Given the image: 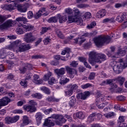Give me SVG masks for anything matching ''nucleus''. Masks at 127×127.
Instances as JSON below:
<instances>
[{
	"label": "nucleus",
	"instance_id": "58",
	"mask_svg": "<svg viewBox=\"0 0 127 127\" xmlns=\"http://www.w3.org/2000/svg\"><path fill=\"white\" fill-rule=\"evenodd\" d=\"M7 56L9 57L10 59H13L14 56V54L12 52H8L7 53Z\"/></svg>",
	"mask_w": 127,
	"mask_h": 127
},
{
	"label": "nucleus",
	"instance_id": "52",
	"mask_svg": "<svg viewBox=\"0 0 127 127\" xmlns=\"http://www.w3.org/2000/svg\"><path fill=\"white\" fill-rule=\"evenodd\" d=\"M65 12L67 14H71L73 12V10L71 8H67L65 9Z\"/></svg>",
	"mask_w": 127,
	"mask_h": 127
},
{
	"label": "nucleus",
	"instance_id": "6",
	"mask_svg": "<svg viewBox=\"0 0 127 127\" xmlns=\"http://www.w3.org/2000/svg\"><path fill=\"white\" fill-rule=\"evenodd\" d=\"M16 23V21L9 19L6 21L4 23L0 25V29L3 30L6 28H9L11 26H13Z\"/></svg>",
	"mask_w": 127,
	"mask_h": 127
},
{
	"label": "nucleus",
	"instance_id": "26",
	"mask_svg": "<svg viewBox=\"0 0 127 127\" xmlns=\"http://www.w3.org/2000/svg\"><path fill=\"white\" fill-rule=\"evenodd\" d=\"M49 14V12L47 11L45 13H43V14H42V13L40 12V11H39L34 15V17L36 19H38V18H39V17H40L41 15H44V16H47V15H48Z\"/></svg>",
	"mask_w": 127,
	"mask_h": 127
},
{
	"label": "nucleus",
	"instance_id": "63",
	"mask_svg": "<svg viewBox=\"0 0 127 127\" xmlns=\"http://www.w3.org/2000/svg\"><path fill=\"white\" fill-rule=\"evenodd\" d=\"M32 17H33V13H32V11H29L28 12V18L31 19L32 18Z\"/></svg>",
	"mask_w": 127,
	"mask_h": 127
},
{
	"label": "nucleus",
	"instance_id": "24",
	"mask_svg": "<svg viewBox=\"0 0 127 127\" xmlns=\"http://www.w3.org/2000/svg\"><path fill=\"white\" fill-rule=\"evenodd\" d=\"M22 122L23 123L20 125L21 127H23L24 126H27V125H29V119H28V117L27 116H23Z\"/></svg>",
	"mask_w": 127,
	"mask_h": 127
},
{
	"label": "nucleus",
	"instance_id": "8",
	"mask_svg": "<svg viewBox=\"0 0 127 127\" xmlns=\"http://www.w3.org/2000/svg\"><path fill=\"white\" fill-rule=\"evenodd\" d=\"M117 64L116 62H112L110 63V65H111L112 67H113L114 71L117 73H121V72L123 71V66H122V64Z\"/></svg>",
	"mask_w": 127,
	"mask_h": 127
},
{
	"label": "nucleus",
	"instance_id": "36",
	"mask_svg": "<svg viewBox=\"0 0 127 127\" xmlns=\"http://www.w3.org/2000/svg\"><path fill=\"white\" fill-rule=\"evenodd\" d=\"M17 10H18V11H20V12H26L27 8H26V7L18 5L17 7Z\"/></svg>",
	"mask_w": 127,
	"mask_h": 127
},
{
	"label": "nucleus",
	"instance_id": "19",
	"mask_svg": "<svg viewBox=\"0 0 127 127\" xmlns=\"http://www.w3.org/2000/svg\"><path fill=\"white\" fill-rule=\"evenodd\" d=\"M33 82L37 85H40V84H42V83H43V80L39 79V75L37 74H34Z\"/></svg>",
	"mask_w": 127,
	"mask_h": 127
},
{
	"label": "nucleus",
	"instance_id": "64",
	"mask_svg": "<svg viewBox=\"0 0 127 127\" xmlns=\"http://www.w3.org/2000/svg\"><path fill=\"white\" fill-rule=\"evenodd\" d=\"M25 100L19 101L17 102V106H18L19 107H21V106H22V105H23L24 104H25Z\"/></svg>",
	"mask_w": 127,
	"mask_h": 127
},
{
	"label": "nucleus",
	"instance_id": "23",
	"mask_svg": "<svg viewBox=\"0 0 127 127\" xmlns=\"http://www.w3.org/2000/svg\"><path fill=\"white\" fill-rule=\"evenodd\" d=\"M97 58L100 62H96V63L101 64L102 63V61H105V60H107V56H106L104 54H102L98 53Z\"/></svg>",
	"mask_w": 127,
	"mask_h": 127
},
{
	"label": "nucleus",
	"instance_id": "62",
	"mask_svg": "<svg viewBox=\"0 0 127 127\" xmlns=\"http://www.w3.org/2000/svg\"><path fill=\"white\" fill-rule=\"evenodd\" d=\"M29 104L31 105L30 106H33L34 107H35V106H36V105H37V103H36V102L34 101V100H30L29 101Z\"/></svg>",
	"mask_w": 127,
	"mask_h": 127
},
{
	"label": "nucleus",
	"instance_id": "39",
	"mask_svg": "<svg viewBox=\"0 0 127 127\" xmlns=\"http://www.w3.org/2000/svg\"><path fill=\"white\" fill-rule=\"evenodd\" d=\"M56 32L58 36L59 37H60V38H61L62 39L64 38V36H63V34H62V32H61V31H60V30H59L58 28L56 29Z\"/></svg>",
	"mask_w": 127,
	"mask_h": 127
},
{
	"label": "nucleus",
	"instance_id": "37",
	"mask_svg": "<svg viewBox=\"0 0 127 127\" xmlns=\"http://www.w3.org/2000/svg\"><path fill=\"white\" fill-rule=\"evenodd\" d=\"M115 113L114 112H109L108 113H106L104 114V117L106 118V119H109L110 118H113V117H115Z\"/></svg>",
	"mask_w": 127,
	"mask_h": 127
},
{
	"label": "nucleus",
	"instance_id": "27",
	"mask_svg": "<svg viewBox=\"0 0 127 127\" xmlns=\"http://www.w3.org/2000/svg\"><path fill=\"white\" fill-rule=\"evenodd\" d=\"M85 40H86V39L84 38V36H81V37H79L77 39L75 40V43H78L79 45H81L82 43L85 42Z\"/></svg>",
	"mask_w": 127,
	"mask_h": 127
},
{
	"label": "nucleus",
	"instance_id": "34",
	"mask_svg": "<svg viewBox=\"0 0 127 127\" xmlns=\"http://www.w3.org/2000/svg\"><path fill=\"white\" fill-rule=\"evenodd\" d=\"M6 56V50L2 49L0 51V58H5Z\"/></svg>",
	"mask_w": 127,
	"mask_h": 127
},
{
	"label": "nucleus",
	"instance_id": "48",
	"mask_svg": "<svg viewBox=\"0 0 127 127\" xmlns=\"http://www.w3.org/2000/svg\"><path fill=\"white\" fill-rule=\"evenodd\" d=\"M83 17H84V18H91L92 17V15H91V13H90L89 12H86L83 15Z\"/></svg>",
	"mask_w": 127,
	"mask_h": 127
},
{
	"label": "nucleus",
	"instance_id": "15",
	"mask_svg": "<svg viewBox=\"0 0 127 127\" xmlns=\"http://www.w3.org/2000/svg\"><path fill=\"white\" fill-rule=\"evenodd\" d=\"M32 69V65L30 64H23V67L20 68V71L21 73H25L28 70H31Z\"/></svg>",
	"mask_w": 127,
	"mask_h": 127
},
{
	"label": "nucleus",
	"instance_id": "51",
	"mask_svg": "<svg viewBox=\"0 0 127 127\" xmlns=\"http://www.w3.org/2000/svg\"><path fill=\"white\" fill-rule=\"evenodd\" d=\"M89 87H92V84L86 83L81 85V88H82V89H87V88H89Z\"/></svg>",
	"mask_w": 127,
	"mask_h": 127
},
{
	"label": "nucleus",
	"instance_id": "46",
	"mask_svg": "<svg viewBox=\"0 0 127 127\" xmlns=\"http://www.w3.org/2000/svg\"><path fill=\"white\" fill-rule=\"evenodd\" d=\"M95 76H96V73L91 72L88 76V79L89 80H94Z\"/></svg>",
	"mask_w": 127,
	"mask_h": 127
},
{
	"label": "nucleus",
	"instance_id": "44",
	"mask_svg": "<svg viewBox=\"0 0 127 127\" xmlns=\"http://www.w3.org/2000/svg\"><path fill=\"white\" fill-rule=\"evenodd\" d=\"M73 12L74 13L73 15H74L76 17H77V18H79V15L80 13V10L78 9H75L73 10Z\"/></svg>",
	"mask_w": 127,
	"mask_h": 127
},
{
	"label": "nucleus",
	"instance_id": "30",
	"mask_svg": "<svg viewBox=\"0 0 127 127\" xmlns=\"http://www.w3.org/2000/svg\"><path fill=\"white\" fill-rule=\"evenodd\" d=\"M15 21H17L18 22H19V21H22L24 24H26V22H28V21H27V19L23 16L17 17L16 18Z\"/></svg>",
	"mask_w": 127,
	"mask_h": 127
},
{
	"label": "nucleus",
	"instance_id": "40",
	"mask_svg": "<svg viewBox=\"0 0 127 127\" xmlns=\"http://www.w3.org/2000/svg\"><path fill=\"white\" fill-rule=\"evenodd\" d=\"M32 97L40 100V99L42 98V95L40 93H35L34 94H32Z\"/></svg>",
	"mask_w": 127,
	"mask_h": 127
},
{
	"label": "nucleus",
	"instance_id": "25",
	"mask_svg": "<svg viewBox=\"0 0 127 127\" xmlns=\"http://www.w3.org/2000/svg\"><path fill=\"white\" fill-rule=\"evenodd\" d=\"M106 10L102 9L97 12L96 17L97 18H102V17H104L106 15Z\"/></svg>",
	"mask_w": 127,
	"mask_h": 127
},
{
	"label": "nucleus",
	"instance_id": "57",
	"mask_svg": "<svg viewBox=\"0 0 127 127\" xmlns=\"http://www.w3.org/2000/svg\"><path fill=\"white\" fill-rule=\"evenodd\" d=\"M70 65L71 67H77L78 66V62L76 61H72L70 64Z\"/></svg>",
	"mask_w": 127,
	"mask_h": 127
},
{
	"label": "nucleus",
	"instance_id": "5",
	"mask_svg": "<svg viewBox=\"0 0 127 127\" xmlns=\"http://www.w3.org/2000/svg\"><path fill=\"white\" fill-rule=\"evenodd\" d=\"M52 118L55 120H59V121H55V124L57 126H60V127L62 126V124H63V123H65V122H66V120H65L64 117L61 115L53 114L52 115Z\"/></svg>",
	"mask_w": 127,
	"mask_h": 127
},
{
	"label": "nucleus",
	"instance_id": "18",
	"mask_svg": "<svg viewBox=\"0 0 127 127\" xmlns=\"http://www.w3.org/2000/svg\"><path fill=\"white\" fill-rule=\"evenodd\" d=\"M52 117H49V119H46L45 121V122L43 124V126L44 127H54L55 125L54 124V123L52 122V121L49 119H51Z\"/></svg>",
	"mask_w": 127,
	"mask_h": 127
},
{
	"label": "nucleus",
	"instance_id": "50",
	"mask_svg": "<svg viewBox=\"0 0 127 127\" xmlns=\"http://www.w3.org/2000/svg\"><path fill=\"white\" fill-rule=\"evenodd\" d=\"M78 88V85L77 84L71 85L70 90L73 92V91H75V90H77Z\"/></svg>",
	"mask_w": 127,
	"mask_h": 127
},
{
	"label": "nucleus",
	"instance_id": "55",
	"mask_svg": "<svg viewBox=\"0 0 127 127\" xmlns=\"http://www.w3.org/2000/svg\"><path fill=\"white\" fill-rule=\"evenodd\" d=\"M16 32L17 33V34H23V30H22V29H20V28H17L16 30Z\"/></svg>",
	"mask_w": 127,
	"mask_h": 127
},
{
	"label": "nucleus",
	"instance_id": "3",
	"mask_svg": "<svg viewBox=\"0 0 127 127\" xmlns=\"http://www.w3.org/2000/svg\"><path fill=\"white\" fill-rule=\"evenodd\" d=\"M98 53L95 51H91L89 53L88 61L92 65L97 63V62H100V61L98 59Z\"/></svg>",
	"mask_w": 127,
	"mask_h": 127
},
{
	"label": "nucleus",
	"instance_id": "49",
	"mask_svg": "<svg viewBox=\"0 0 127 127\" xmlns=\"http://www.w3.org/2000/svg\"><path fill=\"white\" fill-rule=\"evenodd\" d=\"M96 22L94 21L92 22L90 25H88L87 26V28H88L89 29H91V28H93V27H95V26H96Z\"/></svg>",
	"mask_w": 127,
	"mask_h": 127
},
{
	"label": "nucleus",
	"instance_id": "59",
	"mask_svg": "<svg viewBox=\"0 0 127 127\" xmlns=\"http://www.w3.org/2000/svg\"><path fill=\"white\" fill-rule=\"evenodd\" d=\"M50 41H51V39H50V38H49V37H47V38H45V39L44 40V44L47 45V44L49 43V42H50Z\"/></svg>",
	"mask_w": 127,
	"mask_h": 127
},
{
	"label": "nucleus",
	"instance_id": "28",
	"mask_svg": "<svg viewBox=\"0 0 127 127\" xmlns=\"http://www.w3.org/2000/svg\"><path fill=\"white\" fill-rule=\"evenodd\" d=\"M75 104H76V98H75V96H72L70 98L69 105L70 107H74L75 106Z\"/></svg>",
	"mask_w": 127,
	"mask_h": 127
},
{
	"label": "nucleus",
	"instance_id": "10",
	"mask_svg": "<svg viewBox=\"0 0 127 127\" xmlns=\"http://www.w3.org/2000/svg\"><path fill=\"white\" fill-rule=\"evenodd\" d=\"M19 120V116H15L13 117H7L5 119L6 124L9 125V124H13L16 123Z\"/></svg>",
	"mask_w": 127,
	"mask_h": 127
},
{
	"label": "nucleus",
	"instance_id": "38",
	"mask_svg": "<svg viewBox=\"0 0 127 127\" xmlns=\"http://www.w3.org/2000/svg\"><path fill=\"white\" fill-rule=\"evenodd\" d=\"M76 118H78V119H80V120H83L85 118V116L83 114V112H79L76 114Z\"/></svg>",
	"mask_w": 127,
	"mask_h": 127
},
{
	"label": "nucleus",
	"instance_id": "33",
	"mask_svg": "<svg viewBox=\"0 0 127 127\" xmlns=\"http://www.w3.org/2000/svg\"><path fill=\"white\" fill-rule=\"evenodd\" d=\"M46 100L48 101V102H58L60 101V99L55 98L54 97H52L51 96L48 97L47 99Z\"/></svg>",
	"mask_w": 127,
	"mask_h": 127
},
{
	"label": "nucleus",
	"instance_id": "1",
	"mask_svg": "<svg viewBox=\"0 0 127 127\" xmlns=\"http://www.w3.org/2000/svg\"><path fill=\"white\" fill-rule=\"evenodd\" d=\"M112 38L109 36H99L94 39V43L97 47H102L104 46L105 43V44H109Z\"/></svg>",
	"mask_w": 127,
	"mask_h": 127
},
{
	"label": "nucleus",
	"instance_id": "60",
	"mask_svg": "<svg viewBox=\"0 0 127 127\" xmlns=\"http://www.w3.org/2000/svg\"><path fill=\"white\" fill-rule=\"evenodd\" d=\"M117 99L118 101H124L126 99V97L123 95H120L117 96Z\"/></svg>",
	"mask_w": 127,
	"mask_h": 127
},
{
	"label": "nucleus",
	"instance_id": "2",
	"mask_svg": "<svg viewBox=\"0 0 127 127\" xmlns=\"http://www.w3.org/2000/svg\"><path fill=\"white\" fill-rule=\"evenodd\" d=\"M20 40H16L14 42L11 43L7 47L9 50H13L14 52H20V49L19 48V45L20 44Z\"/></svg>",
	"mask_w": 127,
	"mask_h": 127
},
{
	"label": "nucleus",
	"instance_id": "17",
	"mask_svg": "<svg viewBox=\"0 0 127 127\" xmlns=\"http://www.w3.org/2000/svg\"><path fill=\"white\" fill-rule=\"evenodd\" d=\"M18 26H19V27L22 26V27H23V28H25V29H26L27 31H30V30H32V29H33V28L34 27L30 24H27L26 25H24L23 24H18Z\"/></svg>",
	"mask_w": 127,
	"mask_h": 127
},
{
	"label": "nucleus",
	"instance_id": "29",
	"mask_svg": "<svg viewBox=\"0 0 127 127\" xmlns=\"http://www.w3.org/2000/svg\"><path fill=\"white\" fill-rule=\"evenodd\" d=\"M126 13H123L121 15V16H118L117 17L116 20L118 21V22L122 23L125 19H126Z\"/></svg>",
	"mask_w": 127,
	"mask_h": 127
},
{
	"label": "nucleus",
	"instance_id": "16",
	"mask_svg": "<svg viewBox=\"0 0 127 127\" xmlns=\"http://www.w3.org/2000/svg\"><path fill=\"white\" fill-rule=\"evenodd\" d=\"M109 98V96H106L101 93H99L97 95V99H96V105H98V102H100L101 101V102H104L106 99H108Z\"/></svg>",
	"mask_w": 127,
	"mask_h": 127
},
{
	"label": "nucleus",
	"instance_id": "13",
	"mask_svg": "<svg viewBox=\"0 0 127 127\" xmlns=\"http://www.w3.org/2000/svg\"><path fill=\"white\" fill-rule=\"evenodd\" d=\"M10 102V99L6 97L0 99V109H1V107L6 106L8 104V103Z\"/></svg>",
	"mask_w": 127,
	"mask_h": 127
},
{
	"label": "nucleus",
	"instance_id": "35",
	"mask_svg": "<svg viewBox=\"0 0 127 127\" xmlns=\"http://www.w3.org/2000/svg\"><path fill=\"white\" fill-rule=\"evenodd\" d=\"M114 20H115V18H107L103 19V23H112L114 22Z\"/></svg>",
	"mask_w": 127,
	"mask_h": 127
},
{
	"label": "nucleus",
	"instance_id": "54",
	"mask_svg": "<svg viewBox=\"0 0 127 127\" xmlns=\"http://www.w3.org/2000/svg\"><path fill=\"white\" fill-rule=\"evenodd\" d=\"M124 122H125V117L124 116L119 117L118 124H120V123H123Z\"/></svg>",
	"mask_w": 127,
	"mask_h": 127
},
{
	"label": "nucleus",
	"instance_id": "32",
	"mask_svg": "<svg viewBox=\"0 0 127 127\" xmlns=\"http://www.w3.org/2000/svg\"><path fill=\"white\" fill-rule=\"evenodd\" d=\"M40 89L41 91H43L44 93H45V94H47L48 95H50V93H51L50 89L45 86L41 87Z\"/></svg>",
	"mask_w": 127,
	"mask_h": 127
},
{
	"label": "nucleus",
	"instance_id": "9",
	"mask_svg": "<svg viewBox=\"0 0 127 127\" xmlns=\"http://www.w3.org/2000/svg\"><path fill=\"white\" fill-rule=\"evenodd\" d=\"M65 69L66 70V72L70 78H74L75 75H77L78 72L77 70L73 68L72 67H70L69 66H65Z\"/></svg>",
	"mask_w": 127,
	"mask_h": 127
},
{
	"label": "nucleus",
	"instance_id": "20",
	"mask_svg": "<svg viewBox=\"0 0 127 127\" xmlns=\"http://www.w3.org/2000/svg\"><path fill=\"white\" fill-rule=\"evenodd\" d=\"M23 109L25 111H26L27 112H30L31 113H33V112H35V111H36V108H35V106L31 105H24L23 106Z\"/></svg>",
	"mask_w": 127,
	"mask_h": 127
},
{
	"label": "nucleus",
	"instance_id": "43",
	"mask_svg": "<svg viewBox=\"0 0 127 127\" xmlns=\"http://www.w3.org/2000/svg\"><path fill=\"white\" fill-rule=\"evenodd\" d=\"M58 19L56 17H52L49 20H48V22L50 23H52L53 22H56L57 21Z\"/></svg>",
	"mask_w": 127,
	"mask_h": 127
},
{
	"label": "nucleus",
	"instance_id": "53",
	"mask_svg": "<svg viewBox=\"0 0 127 127\" xmlns=\"http://www.w3.org/2000/svg\"><path fill=\"white\" fill-rule=\"evenodd\" d=\"M20 85L21 86H24V87H26L27 86V81L25 80V79H23L20 82Z\"/></svg>",
	"mask_w": 127,
	"mask_h": 127
},
{
	"label": "nucleus",
	"instance_id": "31",
	"mask_svg": "<svg viewBox=\"0 0 127 127\" xmlns=\"http://www.w3.org/2000/svg\"><path fill=\"white\" fill-rule=\"evenodd\" d=\"M116 81H118L119 82L120 86H123L124 83H125V78L122 76H119L116 78Z\"/></svg>",
	"mask_w": 127,
	"mask_h": 127
},
{
	"label": "nucleus",
	"instance_id": "42",
	"mask_svg": "<svg viewBox=\"0 0 127 127\" xmlns=\"http://www.w3.org/2000/svg\"><path fill=\"white\" fill-rule=\"evenodd\" d=\"M67 21V17L65 16H63L60 17V23H63V22H65V21Z\"/></svg>",
	"mask_w": 127,
	"mask_h": 127
},
{
	"label": "nucleus",
	"instance_id": "41",
	"mask_svg": "<svg viewBox=\"0 0 127 127\" xmlns=\"http://www.w3.org/2000/svg\"><path fill=\"white\" fill-rule=\"evenodd\" d=\"M64 79H62V78H61V81H60V84H61V85H65V84H66V83H68V82H69V79L66 78V77H64Z\"/></svg>",
	"mask_w": 127,
	"mask_h": 127
},
{
	"label": "nucleus",
	"instance_id": "14",
	"mask_svg": "<svg viewBox=\"0 0 127 127\" xmlns=\"http://www.w3.org/2000/svg\"><path fill=\"white\" fill-rule=\"evenodd\" d=\"M55 73L57 75L58 78H60L62 76H63L65 74V68L62 67L60 69L56 68L54 70Z\"/></svg>",
	"mask_w": 127,
	"mask_h": 127
},
{
	"label": "nucleus",
	"instance_id": "11",
	"mask_svg": "<svg viewBox=\"0 0 127 127\" xmlns=\"http://www.w3.org/2000/svg\"><path fill=\"white\" fill-rule=\"evenodd\" d=\"M35 39V37L32 35L31 33H27L24 35V40L27 43H30V42L34 41Z\"/></svg>",
	"mask_w": 127,
	"mask_h": 127
},
{
	"label": "nucleus",
	"instance_id": "4",
	"mask_svg": "<svg viewBox=\"0 0 127 127\" xmlns=\"http://www.w3.org/2000/svg\"><path fill=\"white\" fill-rule=\"evenodd\" d=\"M52 76V72L49 71L44 76V81H48L49 85H53V84L57 83V79Z\"/></svg>",
	"mask_w": 127,
	"mask_h": 127
},
{
	"label": "nucleus",
	"instance_id": "47",
	"mask_svg": "<svg viewBox=\"0 0 127 127\" xmlns=\"http://www.w3.org/2000/svg\"><path fill=\"white\" fill-rule=\"evenodd\" d=\"M50 29V28L49 27H44L42 28V31L41 32V34H44V33L47 32L48 30Z\"/></svg>",
	"mask_w": 127,
	"mask_h": 127
},
{
	"label": "nucleus",
	"instance_id": "12",
	"mask_svg": "<svg viewBox=\"0 0 127 127\" xmlns=\"http://www.w3.org/2000/svg\"><path fill=\"white\" fill-rule=\"evenodd\" d=\"M21 43L19 45L20 48V52H24V51H26V50H29L31 47L29 45V44H26L24 43H22V42L20 40Z\"/></svg>",
	"mask_w": 127,
	"mask_h": 127
},
{
	"label": "nucleus",
	"instance_id": "56",
	"mask_svg": "<svg viewBox=\"0 0 127 127\" xmlns=\"http://www.w3.org/2000/svg\"><path fill=\"white\" fill-rule=\"evenodd\" d=\"M65 94V96H68V97H70L72 94H73V91H72L70 89L67 91H65L64 92Z\"/></svg>",
	"mask_w": 127,
	"mask_h": 127
},
{
	"label": "nucleus",
	"instance_id": "21",
	"mask_svg": "<svg viewBox=\"0 0 127 127\" xmlns=\"http://www.w3.org/2000/svg\"><path fill=\"white\" fill-rule=\"evenodd\" d=\"M90 96V92L89 91H86L83 93H80L78 94V98L81 100H86L87 97Z\"/></svg>",
	"mask_w": 127,
	"mask_h": 127
},
{
	"label": "nucleus",
	"instance_id": "22",
	"mask_svg": "<svg viewBox=\"0 0 127 127\" xmlns=\"http://www.w3.org/2000/svg\"><path fill=\"white\" fill-rule=\"evenodd\" d=\"M36 121L38 126H39L41 124V120H42L43 116L42 114L40 112L36 113L35 115Z\"/></svg>",
	"mask_w": 127,
	"mask_h": 127
},
{
	"label": "nucleus",
	"instance_id": "45",
	"mask_svg": "<svg viewBox=\"0 0 127 127\" xmlns=\"http://www.w3.org/2000/svg\"><path fill=\"white\" fill-rule=\"evenodd\" d=\"M108 104H109V103H108V102H106L103 103L100 105H98L97 107L99 109H103V108H104L105 107V106H107V105H108Z\"/></svg>",
	"mask_w": 127,
	"mask_h": 127
},
{
	"label": "nucleus",
	"instance_id": "7",
	"mask_svg": "<svg viewBox=\"0 0 127 127\" xmlns=\"http://www.w3.org/2000/svg\"><path fill=\"white\" fill-rule=\"evenodd\" d=\"M68 23H72V22H76L77 24H82L83 23V19L81 18H78L75 17L74 15L68 16Z\"/></svg>",
	"mask_w": 127,
	"mask_h": 127
},
{
	"label": "nucleus",
	"instance_id": "61",
	"mask_svg": "<svg viewBox=\"0 0 127 127\" xmlns=\"http://www.w3.org/2000/svg\"><path fill=\"white\" fill-rule=\"evenodd\" d=\"M71 127H86V125L82 124L79 125H77L76 124H72L71 125Z\"/></svg>",
	"mask_w": 127,
	"mask_h": 127
}]
</instances>
